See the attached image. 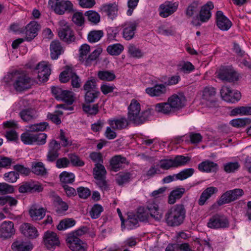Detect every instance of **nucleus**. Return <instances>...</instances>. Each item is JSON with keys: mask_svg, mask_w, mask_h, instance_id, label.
Wrapping results in <instances>:
<instances>
[{"mask_svg": "<svg viewBox=\"0 0 251 251\" xmlns=\"http://www.w3.org/2000/svg\"><path fill=\"white\" fill-rule=\"evenodd\" d=\"M141 104L135 99H132L128 107V120L136 125H141L148 120L152 114V110L148 109L141 111Z\"/></svg>", "mask_w": 251, "mask_h": 251, "instance_id": "1", "label": "nucleus"}, {"mask_svg": "<svg viewBox=\"0 0 251 251\" xmlns=\"http://www.w3.org/2000/svg\"><path fill=\"white\" fill-rule=\"evenodd\" d=\"M5 82L13 85L17 91H22L29 88L31 79L24 72L13 71L4 77Z\"/></svg>", "mask_w": 251, "mask_h": 251, "instance_id": "2", "label": "nucleus"}, {"mask_svg": "<svg viewBox=\"0 0 251 251\" xmlns=\"http://www.w3.org/2000/svg\"><path fill=\"white\" fill-rule=\"evenodd\" d=\"M186 210L182 205L177 204L168 209L165 214V220L169 226H177L185 218Z\"/></svg>", "mask_w": 251, "mask_h": 251, "instance_id": "3", "label": "nucleus"}, {"mask_svg": "<svg viewBox=\"0 0 251 251\" xmlns=\"http://www.w3.org/2000/svg\"><path fill=\"white\" fill-rule=\"evenodd\" d=\"M140 222H147L150 217L156 221H159L162 218V213L159 210L158 205L154 202L148 203L147 208L139 207L136 214Z\"/></svg>", "mask_w": 251, "mask_h": 251, "instance_id": "4", "label": "nucleus"}, {"mask_svg": "<svg viewBox=\"0 0 251 251\" xmlns=\"http://www.w3.org/2000/svg\"><path fill=\"white\" fill-rule=\"evenodd\" d=\"M90 51V46L86 44L81 45L79 48V60L86 66H90L97 59L101 53V50L96 49L88 56Z\"/></svg>", "mask_w": 251, "mask_h": 251, "instance_id": "5", "label": "nucleus"}, {"mask_svg": "<svg viewBox=\"0 0 251 251\" xmlns=\"http://www.w3.org/2000/svg\"><path fill=\"white\" fill-rule=\"evenodd\" d=\"M58 24L59 28L58 35L60 39L68 43L74 41L75 40L74 33L66 21L64 20H60Z\"/></svg>", "mask_w": 251, "mask_h": 251, "instance_id": "6", "label": "nucleus"}, {"mask_svg": "<svg viewBox=\"0 0 251 251\" xmlns=\"http://www.w3.org/2000/svg\"><path fill=\"white\" fill-rule=\"evenodd\" d=\"M51 92L58 100L63 101L68 105L72 104L74 101L73 93L72 91L63 90L57 86H53Z\"/></svg>", "mask_w": 251, "mask_h": 251, "instance_id": "7", "label": "nucleus"}, {"mask_svg": "<svg viewBox=\"0 0 251 251\" xmlns=\"http://www.w3.org/2000/svg\"><path fill=\"white\" fill-rule=\"evenodd\" d=\"M207 225L213 229L225 228L228 227L229 223L226 216L217 214L209 219Z\"/></svg>", "mask_w": 251, "mask_h": 251, "instance_id": "8", "label": "nucleus"}, {"mask_svg": "<svg viewBox=\"0 0 251 251\" xmlns=\"http://www.w3.org/2000/svg\"><path fill=\"white\" fill-rule=\"evenodd\" d=\"M218 78L222 81L234 82L239 79V74L232 67L221 68L217 74Z\"/></svg>", "mask_w": 251, "mask_h": 251, "instance_id": "9", "label": "nucleus"}, {"mask_svg": "<svg viewBox=\"0 0 251 251\" xmlns=\"http://www.w3.org/2000/svg\"><path fill=\"white\" fill-rule=\"evenodd\" d=\"M222 99L226 101L235 103L241 99V95L237 90H232L229 87L223 86L220 90Z\"/></svg>", "mask_w": 251, "mask_h": 251, "instance_id": "10", "label": "nucleus"}, {"mask_svg": "<svg viewBox=\"0 0 251 251\" xmlns=\"http://www.w3.org/2000/svg\"><path fill=\"white\" fill-rule=\"evenodd\" d=\"M178 3L176 1H166L158 8L159 15L162 18H167L176 11Z\"/></svg>", "mask_w": 251, "mask_h": 251, "instance_id": "11", "label": "nucleus"}, {"mask_svg": "<svg viewBox=\"0 0 251 251\" xmlns=\"http://www.w3.org/2000/svg\"><path fill=\"white\" fill-rule=\"evenodd\" d=\"M68 247L73 251H85L87 244L78 237H75L73 234H69L66 239Z\"/></svg>", "mask_w": 251, "mask_h": 251, "instance_id": "12", "label": "nucleus"}, {"mask_svg": "<svg viewBox=\"0 0 251 251\" xmlns=\"http://www.w3.org/2000/svg\"><path fill=\"white\" fill-rule=\"evenodd\" d=\"M38 74V78L40 81H47L51 73L50 65L47 62L43 61L39 63L35 68Z\"/></svg>", "mask_w": 251, "mask_h": 251, "instance_id": "13", "label": "nucleus"}, {"mask_svg": "<svg viewBox=\"0 0 251 251\" xmlns=\"http://www.w3.org/2000/svg\"><path fill=\"white\" fill-rule=\"evenodd\" d=\"M137 25L135 21H126L122 25L123 36L126 40H130L134 37Z\"/></svg>", "mask_w": 251, "mask_h": 251, "instance_id": "14", "label": "nucleus"}, {"mask_svg": "<svg viewBox=\"0 0 251 251\" xmlns=\"http://www.w3.org/2000/svg\"><path fill=\"white\" fill-rule=\"evenodd\" d=\"M60 148V143L55 140L52 139L49 142V150L47 154V160L48 162H52L57 159Z\"/></svg>", "mask_w": 251, "mask_h": 251, "instance_id": "15", "label": "nucleus"}, {"mask_svg": "<svg viewBox=\"0 0 251 251\" xmlns=\"http://www.w3.org/2000/svg\"><path fill=\"white\" fill-rule=\"evenodd\" d=\"M40 28V25L35 21L28 24L21 32L25 34V40L30 41L37 35V32Z\"/></svg>", "mask_w": 251, "mask_h": 251, "instance_id": "16", "label": "nucleus"}, {"mask_svg": "<svg viewBox=\"0 0 251 251\" xmlns=\"http://www.w3.org/2000/svg\"><path fill=\"white\" fill-rule=\"evenodd\" d=\"M168 100L175 112L185 105L186 98L182 93L174 94Z\"/></svg>", "mask_w": 251, "mask_h": 251, "instance_id": "17", "label": "nucleus"}, {"mask_svg": "<svg viewBox=\"0 0 251 251\" xmlns=\"http://www.w3.org/2000/svg\"><path fill=\"white\" fill-rule=\"evenodd\" d=\"M129 162L126 157L121 155L113 156L110 160V170L117 172L124 167L125 164H128Z\"/></svg>", "mask_w": 251, "mask_h": 251, "instance_id": "18", "label": "nucleus"}, {"mask_svg": "<svg viewBox=\"0 0 251 251\" xmlns=\"http://www.w3.org/2000/svg\"><path fill=\"white\" fill-rule=\"evenodd\" d=\"M44 242L46 247L49 250H53L60 244L59 238L56 234L52 231H48L44 236Z\"/></svg>", "mask_w": 251, "mask_h": 251, "instance_id": "19", "label": "nucleus"}, {"mask_svg": "<svg viewBox=\"0 0 251 251\" xmlns=\"http://www.w3.org/2000/svg\"><path fill=\"white\" fill-rule=\"evenodd\" d=\"M216 24L218 28L222 31H227L231 27L232 24L222 11L216 12Z\"/></svg>", "mask_w": 251, "mask_h": 251, "instance_id": "20", "label": "nucleus"}, {"mask_svg": "<svg viewBox=\"0 0 251 251\" xmlns=\"http://www.w3.org/2000/svg\"><path fill=\"white\" fill-rule=\"evenodd\" d=\"M15 232L14 224L11 221H4L0 226V237L1 238H10Z\"/></svg>", "mask_w": 251, "mask_h": 251, "instance_id": "21", "label": "nucleus"}, {"mask_svg": "<svg viewBox=\"0 0 251 251\" xmlns=\"http://www.w3.org/2000/svg\"><path fill=\"white\" fill-rule=\"evenodd\" d=\"M100 10L102 12L105 13L109 18L113 20L118 15V3L115 1L104 3L101 6Z\"/></svg>", "mask_w": 251, "mask_h": 251, "instance_id": "22", "label": "nucleus"}, {"mask_svg": "<svg viewBox=\"0 0 251 251\" xmlns=\"http://www.w3.org/2000/svg\"><path fill=\"white\" fill-rule=\"evenodd\" d=\"M167 91L166 86L163 84H157L153 87H148L145 90L146 93L152 97L163 96Z\"/></svg>", "mask_w": 251, "mask_h": 251, "instance_id": "23", "label": "nucleus"}, {"mask_svg": "<svg viewBox=\"0 0 251 251\" xmlns=\"http://www.w3.org/2000/svg\"><path fill=\"white\" fill-rule=\"evenodd\" d=\"M73 4L69 0H62L55 1V5L51 8L54 12L59 15L63 14L65 11L70 12L73 10Z\"/></svg>", "mask_w": 251, "mask_h": 251, "instance_id": "24", "label": "nucleus"}, {"mask_svg": "<svg viewBox=\"0 0 251 251\" xmlns=\"http://www.w3.org/2000/svg\"><path fill=\"white\" fill-rule=\"evenodd\" d=\"M108 123L115 130H122L126 128L128 125V119L125 117L109 119Z\"/></svg>", "mask_w": 251, "mask_h": 251, "instance_id": "25", "label": "nucleus"}, {"mask_svg": "<svg viewBox=\"0 0 251 251\" xmlns=\"http://www.w3.org/2000/svg\"><path fill=\"white\" fill-rule=\"evenodd\" d=\"M213 8L214 5L210 1L201 7L199 13V19L201 22H206L210 19L211 17V10Z\"/></svg>", "mask_w": 251, "mask_h": 251, "instance_id": "26", "label": "nucleus"}, {"mask_svg": "<svg viewBox=\"0 0 251 251\" xmlns=\"http://www.w3.org/2000/svg\"><path fill=\"white\" fill-rule=\"evenodd\" d=\"M22 233L25 237L30 239L36 238L38 232L36 227L29 223H24L20 226Z\"/></svg>", "mask_w": 251, "mask_h": 251, "instance_id": "27", "label": "nucleus"}, {"mask_svg": "<svg viewBox=\"0 0 251 251\" xmlns=\"http://www.w3.org/2000/svg\"><path fill=\"white\" fill-rule=\"evenodd\" d=\"M219 167L217 163L206 160L198 165V169L201 172L214 173L216 172Z\"/></svg>", "mask_w": 251, "mask_h": 251, "instance_id": "28", "label": "nucleus"}, {"mask_svg": "<svg viewBox=\"0 0 251 251\" xmlns=\"http://www.w3.org/2000/svg\"><path fill=\"white\" fill-rule=\"evenodd\" d=\"M19 115L21 119L26 122L31 121L38 117L37 111L32 108L23 109L20 112Z\"/></svg>", "mask_w": 251, "mask_h": 251, "instance_id": "29", "label": "nucleus"}, {"mask_svg": "<svg viewBox=\"0 0 251 251\" xmlns=\"http://www.w3.org/2000/svg\"><path fill=\"white\" fill-rule=\"evenodd\" d=\"M155 110L158 113L165 115H170L175 112L168 100L167 102L156 104L155 105Z\"/></svg>", "mask_w": 251, "mask_h": 251, "instance_id": "30", "label": "nucleus"}, {"mask_svg": "<svg viewBox=\"0 0 251 251\" xmlns=\"http://www.w3.org/2000/svg\"><path fill=\"white\" fill-rule=\"evenodd\" d=\"M31 171L35 175L41 176H46L48 174V171L42 162H33Z\"/></svg>", "mask_w": 251, "mask_h": 251, "instance_id": "31", "label": "nucleus"}, {"mask_svg": "<svg viewBox=\"0 0 251 251\" xmlns=\"http://www.w3.org/2000/svg\"><path fill=\"white\" fill-rule=\"evenodd\" d=\"M218 189L215 187H209L205 189L201 193L200 198L198 201V203L200 205H203L205 204L206 201L209 199L211 196L217 193Z\"/></svg>", "mask_w": 251, "mask_h": 251, "instance_id": "32", "label": "nucleus"}, {"mask_svg": "<svg viewBox=\"0 0 251 251\" xmlns=\"http://www.w3.org/2000/svg\"><path fill=\"white\" fill-rule=\"evenodd\" d=\"M12 249L14 251H30L33 249V246L30 243L18 240L12 244Z\"/></svg>", "mask_w": 251, "mask_h": 251, "instance_id": "33", "label": "nucleus"}, {"mask_svg": "<svg viewBox=\"0 0 251 251\" xmlns=\"http://www.w3.org/2000/svg\"><path fill=\"white\" fill-rule=\"evenodd\" d=\"M50 56L52 59H57L62 52V48L58 41H53L50 45Z\"/></svg>", "mask_w": 251, "mask_h": 251, "instance_id": "34", "label": "nucleus"}, {"mask_svg": "<svg viewBox=\"0 0 251 251\" xmlns=\"http://www.w3.org/2000/svg\"><path fill=\"white\" fill-rule=\"evenodd\" d=\"M202 93V98L203 100L210 102L215 101L216 90L213 87L209 86L205 87Z\"/></svg>", "mask_w": 251, "mask_h": 251, "instance_id": "35", "label": "nucleus"}, {"mask_svg": "<svg viewBox=\"0 0 251 251\" xmlns=\"http://www.w3.org/2000/svg\"><path fill=\"white\" fill-rule=\"evenodd\" d=\"M29 213L33 220H40L45 216L46 210L43 208H37L35 206H32Z\"/></svg>", "mask_w": 251, "mask_h": 251, "instance_id": "36", "label": "nucleus"}, {"mask_svg": "<svg viewBox=\"0 0 251 251\" xmlns=\"http://www.w3.org/2000/svg\"><path fill=\"white\" fill-rule=\"evenodd\" d=\"M53 202L56 211L58 214H61L67 211L68 209V205L65 202L62 201L61 199L57 196H54L53 197Z\"/></svg>", "mask_w": 251, "mask_h": 251, "instance_id": "37", "label": "nucleus"}, {"mask_svg": "<svg viewBox=\"0 0 251 251\" xmlns=\"http://www.w3.org/2000/svg\"><path fill=\"white\" fill-rule=\"evenodd\" d=\"M185 192L183 188H177L173 190L170 194L168 198V203L171 204H174L176 200L179 199Z\"/></svg>", "mask_w": 251, "mask_h": 251, "instance_id": "38", "label": "nucleus"}, {"mask_svg": "<svg viewBox=\"0 0 251 251\" xmlns=\"http://www.w3.org/2000/svg\"><path fill=\"white\" fill-rule=\"evenodd\" d=\"M139 221L135 214L129 213L128 214L127 219L125 222L127 229H133L139 226Z\"/></svg>", "mask_w": 251, "mask_h": 251, "instance_id": "39", "label": "nucleus"}, {"mask_svg": "<svg viewBox=\"0 0 251 251\" xmlns=\"http://www.w3.org/2000/svg\"><path fill=\"white\" fill-rule=\"evenodd\" d=\"M97 76L100 80L106 81H112L116 78L113 71L107 70L99 71L98 72Z\"/></svg>", "mask_w": 251, "mask_h": 251, "instance_id": "40", "label": "nucleus"}, {"mask_svg": "<svg viewBox=\"0 0 251 251\" xmlns=\"http://www.w3.org/2000/svg\"><path fill=\"white\" fill-rule=\"evenodd\" d=\"M175 168L187 165L191 161V157L183 155H177L173 157Z\"/></svg>", "mask_w": 251, "mask_h": 251, "instance_id": "41", "label": "nucleus"}, {"mask_svg": "<svg viewBox=\"0 0 251 251\" xmlns=\"http://www.w3.org/2000/svg\"><path fill=\"white\" fill-rule=\"evenodd\" d=\"M106 171L101 164H95L93 169V175L95 179L105 177Z\"/></svg>", "mask_w": 251, "mask_h": 251, "instance_id": "42", "label": "nucleus"}, {"mask_svg": "<svg viewBox=\"0 0 251 251\" xmlns=\"http://www.w3.org/2000/svg\"><path fill=\"white\" fill-rule=\"evenodd\" d=\"M129 56L133 58H140L143 56L142 50L133 44H129L127 47Z\"/></svg>", "mask_w": 251, "mask_h": 251, "instance_id": "43", "label": "nucleus"}, {"mask_svg": "<svg viewBox=\"0 0 251 251\" xmlns=\"http://www.w3.org/2000/svg\"><path fill=\"white\" fill-rule=\"evenodd\" d=\"M103 36L102 30H92L89 32L87 39L90 43H96L98 42Z\"/></svg>", "mask_w": 251, "mask_h": 251, "instance_id": "44", "label": "nucleus"}, {"mask_svg": "<svg viewBox=\"0 0 251 251\" xmlns=\"http://www.w3.org/2000/svg\"><path fill=\"white\" fill-rule=\"evenodd\" d=\"M231 114L232 116L251 115V106L237 107L231 111Z\"/></svg>", "mask_w": 251, "mask_h": 251, "instance_id": "45", "label": "nucleus"}, {"mask_svg": "<svg viewBox=\"0 0 251 251\" xmlns=\"http://www.w3.org/2000/svg\"><path fill=\"white\" fill-rule=\"evenodd\" d=\"M124 50V47L120 44H114L108 46L106 50L111 55H118Z\"/></svg>", "mask_w": 251, "mask_h": 251, "instance_id": "46", "label": "nucleus"}, {"mask_svg": "<svg viewBox=\"0 0 251 251\" xmlns=\"http://www.w3.org/2000/svg\"><path fill=\"white\" fill-rule=\"evenodd\" d=\"M193 168L184 169L176 175V178L177 180H183L191 176L194 173Z\"/></svg>", "mask_w": 251, "mask_h": 251, "instance_id": "47", "label": "nucleus"}, {"mask_svg": "<svg viewBox=\"0 0 251 251\" xmlns=\"http://www.w3.org/2000/svg\"><path fill=\"white\" fill-rule=\"evenodd\" d=\"M34 133L28 131L25 132L21 135V140L25 145L35 144Z\"/></svg>", "mask_w": 251, "mask_h": 251, "instance_id": "48", "label": "nucleus"}, {"mask_svg": "<svg viewBox=\"0 0 251 251\" xmlns=\"http://www.w3.org/2000/svg\"><path fill=\"white\" fill-rule=\"evenodd\" d=\"M131 177V175L130 173H120L117 175L116 181L119 185H122L129 182Z\"/></svg>", "mask_w": 251, "mask_h": 251, "instance_id": "49", "label": "nucleus"}, {"mask_svg": "<svg viewBox=\"0 0 251 251\" xmlns=\"http://www.w3.org/2000/svg\"><path fill=\"white\" fill-rule=\"evenodd\" d=\"M75 221L73 219H65L60 222L57 228L59 230H63L75 226Z\"/></svg>", "mask_w": 251, "mask_h": 251, "instance_id": "50", "label": "nucleus"}, {"mask_svg": "<svg viewBox=\"0 0 251 251\" xmlns=\"http://www.w3.org/2000/svg\"><path fill=\"white\" fill-rule=\"evenodd\" d=\"M159 166L164 170H168L172 168H176L173 158H165L159 161Z\"/></svg>", "mask_w": 251, "mask_h": 251, "instance_id": "51", "label": "nucleus"}, {"mask_svg": "<svg viewBox=\"0 0 251 251\" xmlns=\"http://www.w3.org/2000/svg\"><path fill=\"white\" fill-rule=\"evenodd\" d=\"M89 103L83 104L82 108L83 111L89 115H95L99 112L98 104H95L93 105L88 104Z\"/></svg>", "mask_w": 251, "mask_h": 251, "instance_id": "52", "label": "nucleus"}, {"mask_svg": "<svg viewBox=\"0 0 251 251\" xmlns=\"http://www.w3.org/2000/svg\"><path fill=\"white\" fill-rule=\"evenodd\" d=\"M60 179L62 183L66 184L72 183L75 180V175L73 173L63 172L60 175Z\"/></svg>", "mask_w": 251, "mask_h": 251, "instance_id": "53", "label": "nucleus"}, {"mask_svg": "<svg viewBox=\"0 0 251 251\" xmlns=\"http://www.w3.org/2000/svg\"><path fill=\"white\" fill-rule=\"evenodd\" d=\"M85 15L87 17L89 21L94 24H97L100 21V14L93 10H89L85 12Z\"/></svg>", "mask_w": 251, "mask_h": 251, "instance_id": "54", "label": "nucleus"}, {"mask_svg": "<svg viewBox=\"0 0 251 251\" xmlns=\"http://www.w3.org/2000/svg\"><path fill=\"white\" fill-rule=\"evenodd\" d=\"M100 94L99 91H88L85 93V101L86 103H90L95 101Z\"/></svg>", "mask_w": 251, "mask_h": 251, "instance_id": "55", "label": "nucleus"}, {"mask_svg": "<svg viewBox=\"0 0 251 251\" xmlns=\"http://www.w3.org/2000/svg\"><path fill=\"white\" fill-rule=\"evenodd\" d=\"M162 173L159 165H152L146 173V176L148 178L154 176L156 175H160Z\"/></svg>", "mask_w": 251, "mask_h": 251, "instance_id": "56", "label": "nucleus"}, {"mask_svg": "<svg viewBox=\"0 0 251 251\" xmlns=\"http://www.w3.org/2000/svg\"><path fill=\"white\" fill-rule=\"evenodd\" d=\"M73 70L72 68H66L59 75V80L62 83H66L69 81L73 75Z\"/></svg>", "mask_w": 251, "mask_h": 251, "instance_id": "57", "label": "nucleus"}, {"mask_svg": "<svg viewBox=\"0 0 251 251\" xmlns=\"http://www.w3.org/2000/svg\"><path fill=\"white\" fill-rule=\"evenodd\" d=\"M102 211L103 208L101 205L99 204H94L90 212L91 217L94 219H97L100 216Z\"/></svg>", "mask_w": 251, "mask_h": 251, "instance_id": "58", "label": "nucleus"}, {"mask_svg": "<svg viewBox=\"0 0 251 251\" xmlns=\"http://www.w3.org/2000/svg\"><path fill=\"white\" fill-rule=\"evenodd\" d=\"M233 201L231 198V194L229 191H227L223 194L220 199L218 201L217 203L219 205H222L224 204L228 203Z\"/></svg>", "mask_w": 251, "mask_h": 251, "instance_id": "59", "label": "nucleus"}, {"mask_svg": "<svg viewBox=\"0 0 251 251\" xmlns=\"http://www.w3.org/2000/svg\"><path fill=\"white\" fill-rule=\"evenodd\" d=\"M224 166L225 171L227 173H230L237 170L240 167V165L238 162H229L225 163Z\"/></svg>", "mask_w": 251, "mask_h": 251, "instance_id": "60", "label": "nucleus"}, {"mask_svg": "<svg viewBox=\"0 0 251 251\" xmlns=\"http://www.w3.org/2000/svg\"><path fill=\"white\" fill-rule=\"evenodd\" d=\"M19 176V174L17 173L14 171H11L5 173L4 174L3 178L8 182L14 183L17 181Z\"/></svg>", "mask_w": 251, "mask_h": 251, "instance_id": "61", "label": "nucleus"}, {"mask_svg": "<svg viewBox=\"0 0 251 251\" xmlns=\"http://www.w3.org/2000/svg\"><path fill=\"white\" fill-rule=\"evenodd\" d=\"M73 22L77 25L81 26L84 23L83 14L79 12L75 13L72 17Z\"/></svg>", "mask_w": 251, "mask_h": 251, "instance_id": "62", "label": "nucleus"}, {"mask_svg": "<svg viewBox=\"0 0 251 251\" xmlns=\"http://www.w3.org/2000/svg\"><path fill=\"white\" fill-rule=\"evenodd\" d=\"M35 144L38 145H44L46 142L47 135L45 133H34Z\"/></svg>", "mask_w": 251, "mask_h": 251, "instance_id": "63", "label": "nucleus"}, {"mask_svg": "<svg viewBox=\"0 0 251 251\" xmlns=\"http://www.w3.org/2000/svg\"><path fill=\"white\" fill-rule=\"evenodd\" d=\"M69 158L70 163L71 162L75 166L82 167L84 165V162L75 154H69Z\"/></svg>", "mask_w": 251, "mask_h": 251, "instance_id": "64", "label": "nucleus"}]
</instances>
